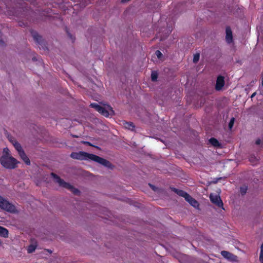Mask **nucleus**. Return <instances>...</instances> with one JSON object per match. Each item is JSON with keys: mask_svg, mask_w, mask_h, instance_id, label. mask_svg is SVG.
Instances as JSON below:
<instances>
[{"mask_svg": "<svg viewBox=\"0 0 263 263\" xmlns=\"http://www.w3.org/2000/svg\"><path fill=\"white\" fill-rule=\"evenodd\" d=\"M74 159L79 160H91L96 162L106 167L111 168L112 164L108 160L94 154H89L85 152H72L70 155Z\"/></svg>", "mask_w": 263, "mask_h": 263, "instance_id": "1", "label": "nucleus"}, {"mask_svg": "<svg viewBox=\"0 0 263 263\" xmlns=\"http://www.w3.org/2000/svg\"><path fill=\"white\" fill-rule=\"evenodd\" d=\"M224 78L222 76L218 77L217 80H216L215 89L217 90H220L222 88V87L224 86Z\"/></svg>", "mask_w": 263, "mask_h": 263, "instance_id": "8", "label": "nucleus"}, {"mask_svg": "<svg viewBox=\"0 0 263 263\" xmlns=\"http://www.w3.org/2000/svg\"><path fill=\"white\" fill-rule=\"evenodd\" d=\"M32 35L34 39L37 43H40V41L41 40V36H40L36 32H32Z\"/></svg>", "mask_w": 263, "mask_h": 263, "instance_id": "17", "label": "nucleus"}, {"mask_svg": "<svg viewBox=\"0 0 263 263\" xmlns=\"http://www.w3.org/2000/svg\"><path fill=\"white\" fill-rule=\"evenodd\" d=\"M36 248V246L33 245H30L27 248V252L29 253L33 252Z\"/></svg>", "mask_w": 263, "mask_h": 263, "instance_id": "18", "label": "nucleus"}, {"mask_svg": "<svg viewBox=\"0 0 263 263\" xmlns=\"http://www.w3.org/2000/svg\"><path fill=\"white\" fill-rule=\"evenodd\" d=\"M259 260L263 263V242L260 247V252L259 255Z\"/></svg>", "mask_w": 263, "mask_h": 263, "instance_id": "19", "label": "nucleus"}, {"mask_svg": "<svg viewBox=\"0 0 263 263\" xmlns=\"http://www.w3.org/2000/svg\"><path fill=\"white\" fill-rule=\"evenodd\" d=\"M226 40L228 43L230 44L233 41V35L232 30L229 27L226 28Z\"/></svg>", "mask_w": 263, "mask_h": 263, "instance_id": "9", "label": "nucleus"}, {"mask_svg": "<svg viewBox=\"0 0 263 263\" xmlns=\"http://www.w3.org/2000/svg\"><path fill=\"white\" fill-rule=\"evenodd\" d=\"M0 208L10 213H15V206L0 196Z\"/></svg>", "mask_w": 263, "mask_h": 263, "instance_id": "5", "label": "nucleus"}, {"mask_svg": "<svg viewBox=\"0 0 263 263\" xmlns=\"http://www.w3.org/2000/svg\"><path fill=\"white\" fill-rule=\"evenodd\" d=\"M51 175L54 179L55 181L58 183L60 186L68 189L74 194H78L79 193V191L78 189L73 187L70 184L65 182L64 180L60 178L57 175L52 173Z\"/></svg>", "mask_w": 263, "mask_h": 263, "instance_id": "4", "label": "nucleus"}, {"mask_svg": "<svg viewBox=\"0 0 263 263\" xmlns=\"http://www.w3.org/2000/svg\"><path fill=\"white\" fill-rule=\"evenodd\" d=\"M194 208H197L199 206L198 202L190 195L185 199Z\"/></svg>", "mask_w": 263, "mask_h": 263, "instance_id": "10", "label": "nucleus"}, {"mask_svg": "<svg viewBox=\"0 0 263 263\" xmlns=\"http://www.w3.org/2000/svg\"><path fill=\"white\" fill-rule=\"evenodd\" d=\"M209 142L214 146L218 147L220 145V144H219L218 141L215 138H211L209 140Z\"/></svg>", "mask_w": 263, "mask_h": 263, "instance_id": "16", "label": "nucleus"}, {"mask_svg": "<svg viewBox=\"0 0 263 263\" xmlns=\"http://www.w3.org/2000/svg\"><path fill=\"white\" fill-rule=\"evenodd\" d=\"M1 243H2V242H1V241H0V245L1 244Z\"/></svg>", "mask_w": 263, "mask_h": 263, "instance_id": "35", "label": "nucleus"}, {"mask_svg": "<svg viewBox=\"0 0 263 263\" xmlns=\"http://www.w3.org/2000/svg\"><path fill=\"white\" fill-rule=\"evenodd\" d=\"M0 236L4 238L8 237V231L7 229L0 226Z\"/></svg>", "mask_w": 263, "mask_h": 263, "instance_id": "14", "label": "nucleus"}, {"mask_svg": "<svg viewBox=\"0 0 263 263\" xmlns=\"http://www.w3.org/2000/svg\"><path fill=\"white\" fill-rule=\"evenodd\" d=\"M10 141L13 144L15 148L18 152V153H20V152L23 151L21 145H20V143L16 142L15 140L10 139Z\"/></svg>", "mask_w": 263, "mask_h": 263, "instance_id": "13", "label": "nucleus"}, {"mask_svg": "<svg viewBox=\"0 0 263 263\" xmlns=\"http://www.w3.org/2000/svg\"><path fill=\"white\" fill-rule=\"evenodd\" d=\"M250 161H252V157H251V158H250Z\"/></svg>", "mask_w": 263, "mask_h": 263, "instance_id": "30", "label": "nucleus"}, {"mask_svg": "<svg viewBox=\"0 0 263 263\" xmlns=\"http://www.w3.org/2000/svg\"><path fill=\"white\" fill-rule=\"evenodd\" d=\"M178 195L184 197L185 199L186 198V197L189 195L186 192L182 191V190H179L176 189H174V190Z\"/></svg>", "mask_w": 263, "mask_h": 263, "instance_id": "15", "label": "nucleus"}, {"mask_svg": "<svg viewBox=\"0 0 263 263\" xmlns=\"http://www.w3.org/2000/svg\"><path fill=\"white\" fill-rule=\"evenodd\" d=\"M155 54L158 59H160L163 56L162 53L159 50H157Z\"/></svg>", "mask_w": 263, "mask_h": 263, "instance_id": "23", "label": "nucleus"}, {"mask_svg": "<svg viewBox=\"0 0 263 263\" xmlns=\"http://www.w3.org/2000/svg\"><path fill=\"white\" fill-rule=\"evenodd\" d=\"M255 95H256V92H254V93H252V95H251V98H253Z\"/></svg>", "mask_w": 263, "mask_h": 263, "instance_id": "28", "label": "nucleus"}, {"mask_svg": "<svg viewBox=\"0 0 263 263\" xmlns=\"http://www.w3.org/2000/svg\"><path fill=\"white\" fill-rule=\"evenodd\" d=\"M221 255L226 259L229 261H237V257L233 254L232 253L227 251H222L221 252Z\"/></svg>", "mask_w": 263, "mask_h": 263, "instance_id": "7", "label": "nucleus"}, {"mask_svg": "<svg viewBox=\"0 0 263 263\" xmlns=\"http://www.w3.org/2000/svg\"><path fill=\"white\" fill-rule=\"evenodd\" d=\"M254 159H255V158H254V159L252 158V161L254 160Z\"/></svg>", "mask_w": 263, "mask_h": 263, "instance_id": "33", "label": "nucleus"}, {"mask_svg": "<svg viewBox=\"0 0 263 263\" xmlns=\"http://www.w3.org/2000/svg\"><path fill=\"white\" fill-rule=\"evenodd\" d=\"M73 137H78V136H73Z\"/></svg>", "mask_w": 263, "mask_h": 263, "instance_id": "31", "label": "nucleus"}, {"mask_svg": "<svg viewBox=\"0 0 263 263\" xmlns=\"http://www.w3.org/2000/svg\"><path fill=\"white\" fill-rule=\"evenodd\" d=\"M18 154H19L20 157L22 158V159L24 161V162L26 164H27V165L30 164V161L29 158L27 157V156L25 154V153L23 150L22 151L20 152V153H18Z\"/></svg>", "mask_w": 263, "mask_h": 263, "instance_id": "11", "label": "nucleus"}, {"mask_svg": "<svg viewBox=\"0 0 263 263\" xmlns=\"http://www.w3.org/2000/svg\"><path fill=\"white\" fill-rule=\"evenodd\" d=\"M96 148H99L98 146H95Z\"/></svg>", "mask_w": 263, "mask_h": 263, "instance_id": "32", "label": "nucleus"}, {"mask_svg": "<svg viewBox=\"0 0 263 263\" xmlns=\"http://www.w3.org/2000/svg\"><path fill=\"white\" fill-rule=\"evenodd\" d=\"M82 143L88 145L89 146H94L91 143L88 141H83Z\"/></svg>", "mask_w": 263, "mask_h": 263, "instance_id": "25", "label": "nucleus"}, {"mask_svg": "<svg viewBox=\"0 0 263 263\" xmlns=\"http://www.w3.org/2000/svg\"><path fill=\"white\" fill-rule=\"evenodd\" d=\"M149 185L151 187V188H152L154 191H156V187L155 186H154V185H152V184H149Z\"/></svg>", "mask_w": 263, "mask_h": 263, "instance_id": "27", "label": "nucleus"}, {"mask_svg": "<svg viewBox=\"0 0 263 263\" xmlns=\"http://www.w3.org/2000/svg\"><path fill=\"white\" fill-rule=\"evenodd\" d=\"M200 54L199 53H196L194 55L193 62L195 63H197L199 60Z\"/></svg>", "mask_w": 263, "mask_h": 263, "instance_id": "20", "label": "nucleus"}, {"mask_svg": "<svg viewBox=\"0 0 263 263\" xmlns=\"http://www.w3.org/2000/svg\"><path fill=\"white\" fill-rule=\"evenodd\" d=\"M254 159H255V158H254V159L252 158V161L254 160Z\"/></svg>", "mask_w": 263, "mask_h": 263, "instance_id": "34", "label": "nucleus"}, {"mask_svg": "<svg viewBox=\"0 0 263 263\" xmlns=\"http://www.w3.org/2000/svg\"><path fill=\"white\" fill-rule=\"evenodd\" d=\"M3 153H4L3 155H10V154H9V149L7 147H6V148H4Z\"/></svg>", "mask_w": 263, "mask_h": 263, "instance_id": "24", "label": "nucleus"}, {"mask_svg": "<svg viewBox=\"0 0 263 263\" xmlns=\"http://www.w3.org/2000/svg\"><path fill=\"white\" fill-rule=\"evenodd\" d=\"M235 119L234 118H231L229 123V128L231 129L234 125Z\"/></svg>", "mask_w": 263, "mask_h": 263, "instance_id": "22", "label": "nucleus"}, {"mask_svg": "<svg viewBox=\"0 0 263 263\" xmlns=\"http://www.w3.org/2000/svg\"><path fill=\"white\" fill-rule=\"evenodd\" d=\"M157 74L156 72H153L151 74V79L153 81H156L157 79Z\"/></svg>", "mask_w": 263, "mask_h": 263, "instance_id": "21", "label": "nucleus"}, {"mask_svg": "<svg viewBox=\"0 0 263 263\" xmlns=\"http://www.w3.org/2000/svg\"><path fill=\"white\" fill-rule=\"evenodd\" d=\"M261 143V140L260 139H257L255 141V144L257 145H259Z\"/></svg>", "mask_w": 263, "mask_h": 263, "instance_id": "26", "label": "nucleus"}, {"mask_svg": "<svg viewBox=\"0 0 263 263\" xmlns=\"http://www.w3.org/2000/svg\"><path fill=\"white\" fill-rule=\"evenodd\" d=\"M123 126L125 128L130 130L132 131H133L135 127L134 123L132 122L124 121L123 122Z\"/></svg>", "mask_w": 263, "mask_h": 263, "instance_id": "12", "label": "nucleus"}, {"mask_svg": "<svg viewBox=\"0 0 263 263\" xmlns=\"http://www.w3.org/2000/svg\"><path fill=\"white\" fill-rule=\"evenodd\" d=\"M0 162L3 166L7 169H13L18 163L16 159L10 155H3L0 158Z\"/></svg>", "mask_w": 263, "mask_h": 263, "instance_id": "2", "label": "nucleus"}, {"mask_svg": "<svg viewBox=\"0 0 263 263\" xmlns=\"http://www.w3.org/2000/svg\"><path fill=\"white\" fill-rule=\"evenodd\" d=\"M210 198L211 202L216 204L219 208L223 206V203L221 200L220 196L215 194H211L210 195Z\"/></svg>", "mask_w": 263, "mask_h": 263, "instance_id": "6", "label": "nucleus"}, {"mask_svg": "<svg viewBox=\"0 0 263 263\" xmlns=\"http://www.w3.org/2000/svg\"><path fill=\"white\" fill-rule=\"evenodd\" d=\"M90 106L95 108L99 112L101 113L105 117H109L114 114V111L112 108L108 104H103L102 106L97 103H91Z\"/></svg>", "mask_w": 263, "mask_h": 263, "instance_id": "3", "label": "nucleus"}, {"mask_svg": "<svg viewBox=\"0 0 263 263\" xmlns=\"http://www.w3.org/2000/svg\"><path fill=\"white\" fill-rule=\"evenodd\" d=\"M241 193L245 194V193H246V191H242V190H241Z\"/></svg>", "mask_w": 263, "mask_h": 263, "instance_id": "29", "label": "nucleus"}]
</instances>
